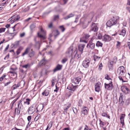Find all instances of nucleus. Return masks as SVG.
<instances>
[{
  "instance_id": "34",
  "label": "nucleus",
  "mask_w": 130,
  "mask_h": 130,
  "mask_svg": "<svg viewBox=\"0 0 130 130\" xmlns=\"http://www.w3.org/2000/svg\"><path fill=\"white\" fill-rule=\"evenodd\" d=\"M52 122H50L45 130H47L48 128L50 129L51 128L52 126Z\"/></svg>"
},
{
  "instance_id": "26",
  "label": "nucleus",
  "mask_w": 130,
  "mask_h": 130,
  "mask_svg": "<svg viewBox=\"0 0 130 130\" xmlns=\"http://www.w3.org/2000/svg\"><path fill=\"white\" fill-rule=\"evenodd\" d=\"M124 89L125 90V92L126 94H129L130 93V90L126 86L124 87Z\"/></svg>"
},
{
  "instance_id": "20",
  "label": "nucleus",
  "mask_w": 130,
  "mask_h": 130,
  "mask_svg": "<svg viewBox=\"0 0 130 130\" xmlns=\"http://www.w3.org/2000/svg\"><path fill=\"white\" fill-rule=\"evenodd\" d=\"M62 65L58 64L54 70V72H55L57 71L61 70L62 69Z\"/></svg>"
},
{
  "instance_id": "2",
  "label": "nucleus",
  "mask_w": 130,
  "mask_h": 130,
  "mask_svg": "<svg viewBox=\"0 0 130 130\" xmlns=\"http://www.w3.org/2000/svg\"><path fill=\"white\" fill-rule=\"evenodd\" d=\"M73 47L72 46H71L69 48L68 52V53L69 54V56H74L75 57H76V56L77 55V58H79L80 57V55L79 56V55H78V54H77V50L76 49L74 51V52H73Z\"/></svg>"
},
{
  "instance_id": "27",
  "label": "nucleus",
  "mask_w": 130,
  "mask_h": 130,
  "mask_svg": "<svg viewBox=\"0 0 130 130\" xmlns=\"http://www.w3.org/2000/svg\"><path fill=\"white\" fill-rule=\"evenodd\" d=\"M74 14L72 13H70L66 17H64V19L65 20H67L68 19L73 17Z\"/></svg>"
},
{
  "instance_id": "59",
  "label": "nucleus",
  "mask_w": 130,
  "mask_h": 130,
  "mask_svg": "<svg viewBox=\"0 0 130 130\" xmlns=\"http://www.w3.org/2000/svg\"><path fill=\"white\" fill-rule=\"evenodd\" d=\"M73 87V86H71V87L68 86L67 87V89L70 90H71V89H72V88Z\"/></svg>"
},
{
  "instance_id": "1",
  "label": "nucleus",
  "mask_w": 130,
  "mask_h": 130,
  "mask_svg": "<svg viewBox=\"0 0 130 130\" xmlns=\"http://www.w3.org/2000/svg\"><path fill=\"white\" fill-rule=\"evenodd\" d=\"M120 18L117 15L113 16L109 20L107 21L106 25L107 27H110L115 25L119 23Z\"/></svg>"
},
{
  "instance_id": "23",
  "label": "nucleus",
  "mask_w": 130,
  "mask_h": 130,
  "mask_svg": "<svg viewBox=\"0 0 130 130\" xmlns=\"http://www.w3.org/2000/svg\"><path fill=\"white\" fill-rule=\"evenodd\" d=\"M35 54V52L33 51L32 49L30 50L29 53L28 55L29 56L31 57L34 56Z\"/></svg>"
},
{
  "instance_id": "10",
  "label": "nucleus",
  "mask_w": 130,
  "mask_h": 130,
  "mask_svg": "<svg viewBox=\"0 0 130 130\" xmlns=\"http://www.w3.org/2000/svg\"><path fill=\"white\" fill-rule=\"evenodd\" d=\"M102 39L103 41L105 42L109 41L111 39V37L109 35L106 34L103 36Z\"/></svg>"
},
{
  "instance_id": "25",
  "label": "nucleus",
  "mask_w": 130,
  "mask_h": 130,
  "mask_svg": "<svg viewBox=\"0 0 130 130\" xmlns=\"http://www.w3.org/2000/svg\"><path fill=\"white\" fill-rule=\"evenodd\" d=\"M49 91L48 90H45L42 93V94L45 96H47L49 94Z\"/></svg>"
},
{
  "instance_id": "47",
  "label": "nucleus",
  "mask_w": 130,
  "mask_h": 130,
  "mask_svg": "<svg viewBox=\"0 0 130 130\" xmlns=\"http://www.w3.org/2000/svg\"><path fill=\"white\" fill-rule=\"evenodd\" d=\"M119 76L118 77V78L120 79V80H121L122 81H123V80L122 79V77H123L124 76V75H119Z\"/></svg>"
},
{
  "instance_id": "62",
  "label": "nucleus",
  "mask_w": 130,
  "mask_h": 130,
  "mask_svg": "<svg viewBox=\"0 0 130 130\" xmlns=\"http://www.w3.org/2000/svg\"><path fill=\"white\" fill-rule=\"evenodd\" d=\"M20 49H18L17 51V55H18L20 53Z\"/></svg>"
},
{
  "instance_id": "13",
  "label": "nucleus",
  "mask_w": 130,
  "mask_h": 130,
  "mask_svg": "<svg viewBox=\"0 0 130 130\" xmlns=\"http://www.w3.org/2000/svg\"><path fill=\"white\" fill-rule=\"evenodd\" d=\"M20 17L18 15H14L11 17V18H12L11 20H13L11 21V22L13 23L14 22L18 21L20 19Z\"/></svg>"
},
{
  "instance_id": "53",
  "label": "nucleus",
  "mask_w": 130,
  "mask_h": 130,
  "mask_svg": "<svg viewBox=\"0 0 130 130\" xmlns=\"http://www.w3.org/2000/svg\"><path fill=\"white\" fill-rule=\"evenodd\" d=\"M100 124L101 126H103L104 125V123L103 122H102L101 120L100 121Z\"/></svg>"
},
{
  "instance_id": "22",
  "label": "nucleus",
  "mask_w": 130,
  "mask_h": 130,
  "mask_svg": "<svg viewBox=\"0 0 130 130\" xmlns=\"http://www.w3.org/2000/svg\"><path fill=\"white\" fill-rule=\"evenodd\" d=\"M95 38L96 39H101L102 38L101 34L99 33H97L95 36Z\"/></svg>"
},
{
  "instance_id": "63",
  "label": "nucleus",
  "mask_w": 130,
  "mask_h": 130,
  "mask_svg": "<svg viewBox=\"0 0 130 130\" xmlns=\"http://www.w3.org/2000/svg\"><path fill=\"white\" fill-rule=\"evenodd\" d=\"M117 61V58L116 57H115L113 58V62L114 63H116Z\"/></svg>"
},
{
  "instance_id": "48",
  "label": "nucleus",
  "mask_w": 130,
  "mask_h": 130,
  "mask_svg": "<svg viewBox=\"0 0 130 130\" xmlns=\"http://www.w3.org/2000/svg\"><path fill=\"white\" fill-rule=\"evenodd\" d=\"M82 103V101L81 100H80L78 102V106H81Z\"/></svg>"
},
{
  "instance_id": "31",
  "label": "nucleus",
  "mask_w": 130,
  "mask_h": 130,
  "mask_svg": "<svg viewBox=\"0 0 130 130\" xmlns=\"http://www.w3.org/2000/svg\"><path fill=\"white\" fill-rule=\"evenodd\" d=\"M26 101H24V104H26L28 105H29L30 104V100L28 98L26 99Z\"/></svg>"
},
{
  "instance_id": "12",
  "label": "nucleus",
  "mask_w": 130,
  "mask_h": 130,
  "mask_svg": "<svg viewBox=\"0 0 130 130\" xmlns=\"http://www.w3.org/2000/svg\"><path fill=\"white\" fill-rule=\"evenodd\" d=\"M35 107L32 106L30 107L28 110V112L29 115L32 114L35 111Z\"/></svg>"
},
{
  "instance_id": "18",
  "label": "nucleus",
  "mask_w": 130,
  "mask_h": 130,
  "mask_svg": "<svg viewBox=\"0 0 130 130\" xmlns=\"http://www.w3.org/2000/svg\"><path fill=\"white\" fill-rule=\"evenodd\" d=\"M87 108L86 107H84L82 109V113L85 115H87L88 113Z\"/></svg>"
},
{
  "instance_id": "49",
  "label": "nucleus",
  "mask_w": 130,
  "mask_h": 130,
  "mask_svg": "<svg viewBox=\"0 0 130 130\" xmlns=\"http://www.w3.org/2000/svg\"><path fill=\"white\" fill-rule=\"evenodd\" d=\"M77 86H74L72 88V89H71V90L73 91H74L75 90V89Z\"/></svg>"
},
{
  "instance_id": "40",
  "label": "nucleus",
  "mask_w": 130,
  "mask_h": 130,
  "mask_svg": "<svg viewBox=\"0 0 130 130\" xmlns=\"http://www.w3.org/2000/svg\"><path fill=\"white\" fill-rule=\"evenodd\" d=\"M40 114L38 115L35 118L34 120L35 121H37L40 118Z\"/></svg>"
},
{
  "instance_id": "32",
  "label": "nucleus",
  "mask_w": 130,
  "mask_h": 130,
  "mask_svg": "<svg viewBox=\"0 0 130 130\" xmlns=\"http://www.w3.org/2000/svg\"><path fill=\"white\" fill-rule=\"evenodd\" d=\"M46 62V61L45 59L44 58L39 63V64H40V65H44L45 64Z\"/></svg>"
},
{
  "instance_id": "15",
  "label": "nucleus",
  "mask_w": 130,
  "mask_h": 130,
  "mask_svg": "<svg viewBox=\"0 0 130 130\" xmlns=\"http://www.w3.org/2000/svg\"><path fill=\"white\" fill-rule=\"evenodd\" d=\"M56 34V35L55 34L54 35L55 38H56V36L58 35L59 34V33L58 30H56L54 31L53 32L52 34H50L49 35V39H50V41H52L51 38V37L53 36V35L52 34Z\"/></svg>"
},
{
  "instance_id": "57",
  "label": "nucleus",
  "mask_w": 130,
  "mask_h": 130,
  "mask_svg": "<svg viewBox=\"0 0 130 130\" xmlns=\"http://www.w3.org/2000/svg\"><path fill=\"white\" fill-rule=\"evenodd\" d=\"M9 73H10L11 74H17L16 73L15 71H9Z\"/></svg>"
},
{
  "instance_id": "16",
  "label": "nucleus",
  "mask_w": 130,
  "mask_h": 130,
  "mask_svg": "<svg viewBox=\"0 0 130 130\" xmlns=\"http://www.w3.org/2000/svg\"><path fill=\"white\" fill-rule=\"evenodd\" d=\"M101 83L98 82L95 85V90L96 91L98 92L100 90Z\"/></svg>"
},
{
  "instance_id": "60",
  "label": "nucleus",
  "mask_w": 130,
  "mask_h": 130,
  "mask_svg": "<svg viewBox=\"0 0 130 130\" xmlns=\"http://www.w3.org/2000/svg\"><path fill=\"white\" fill-rule=\"evenodd\" d=\"M105 79H106L107 80H108L109 79H111V78H109V76L108 75H106L105 77Z\"/></svg>"
},
{
  "instance_id": "50",
  "label": "nucleus",
  "mask_w": 130,
  "mask_h": 130,
  "mask_svg": "<svg viewBox=\"0 0 130 130\" xmlns=\"http://www.w3.org/2000/svg\"><path fill=\"white\" fill-rule=\"evenodd\" d=\"M6 76L5 75H4L0 78V81H2L3 79L4 78H5Z\"/></svg>"
},
{
  "instance_id": "14",
  "label": "nucleus",
  "mask_w": 130,
  "mask_h": 130,
  "mask_svg": "<svg viewBox=\"0 0 130 130\" xmlns=\"http://www.w3.org/2000/svg\"><path fill=\"white\" fill-rule=\"evenodd\" d=\"M105 89L108 90H111L112 88V82L108 84L105 83Z\"/></svg>"
},
{
  "instance_id": "46",
  "label": "nucleus",
  "mask_w": 130,
  "mask_h": 130,
  "mask_svg": "<svg viewBox=\"0 0 130 130\" xmlns=\"http://www.w3.org/2000/svg\"><path fill=\"white\" fill-rule=\"evenodd\" d=\"M113 101L114 103H117L118 101V100L117 97H115L114 98Z\"/></svg>"
},
{
  "instance_id": "36",
  "label": "nucleus",
  "mask_w": 130,
  "mask_h": 130,
  "mask_svg": "<svg viewBox=\"0 0 130 130\" xmlns=\"http://www.w3.org/2000/svg\"><path fill=\"white\" fill-rule=\"evenodd\" d=\"M38 36L41 39L44 40L45 38V37L44 35H41L39 33H38Z\"/></svg>"
},
{
  "instance_id": "35",
  "label": "nucleus",
  "mask_w": 130,
  "mask_h": 130,
  "mask_svg": "<svg viewBox=\"0 0 130 130\" xmlns=\"http://www.w3.org/2000/svg\"><path fill=\"white\" fill-rule=\"evenodd\" d=\"M71 104H69L67 107H65L64 108L65 112H67L68 109L70 107Z\"/></svg>"
},
{
  "instance_id": "8",
  "label": "nucleus",
  "mask_w": 130,
  "mask_h": 130,
  "mask_svg": "<svg viewBox=\"0 0 130 130\" xmlns=\"http://www.w3.org/2000/svg\"><path fill=\"white\" fill-rule=\"evenodd\" d=\"M81 80V78L79 77H77L74 78L72 80V83L74 85H77L79 84Z\"/></svg>"
},
{
  "instance_id": "51",
  "label": "nucleus",
  "mask_w": 130,
  "mask_h": 130,
  "mask_svg": "<svg viewBox=\"0 0 130 130\" xmlns=\"http://www.w3.org/2000/svg\"><path fill=\"white\" fill-rule=\"evenodd\" d=\"M52 26H53V23L52 22L50 23L48 25V27L50 28H52Z\"/></svg>"
},
{
  "instance_id": "64",
  "label": "nucleus",
  "mask_w": 130,
  "mask_h": 130,
  "mask_svg": "<svg viewBox=\"0 0 130 130\" xmlns=\"http://www.w3.org/2000/svg\"><path fill=\"white\" fill-rule=\"evenodd\" d=\"M107 114L106 113L104 112L102 113V115L103 117H106Z\"/></svg>"
},
{
  "instance_id": "6",
  "label": "nucleus",
  "mask_w": 130,
  "mask_h": 130,
  "mask_svg": "<svg viewBox=\"0 0 130 130\" xmlns=\"http://www.w3.org/2000/svg\"><path fill=\"white\" fill-rule=\"evenodd\" d=\"M125 100V98L124 94L121 93L119 98V102L120 105H123Z\"/></svg>"
},
{
  "instance_id": "19",
  "label": "nucleus",
  "mask_w": 130,
  "mask_h": 130,
  "mask_svg": "<svg viewBox=\"0 0 130 130\" xmlns=\"http://www.w3.org/2000/svg\"><path fill=\"white\" fill-rule=\"evenodd\" d=\"M95 44L92 42H90L87 44V47L88 48L89 47L91 49H93L95 47Z\"/></svg>"
},
{
  "instance_id": "11",
  "label": "nucleus",
  "mask_w": 130,
  "mask_h": 130,
  "mask_svg": "<svg viewBox=\"0 0 130 130\" xmlns=\"http://www.w3.org/2000/svg\"><path fill=\"white\" fill-rule=\"evenodd\" d=\"M85 46V44H80L78 45V49L80 53L82 54L83 53L84 48Z\"/></svg>"
},
{
  "instance_id": "41",
  "label": "nucleus",
  "mask_w": 130,
  "mask_h": 130,
  "mask_svg": "<svg viewBox=\"0 0 130 130\" xmlns=\"http://www.w3.org/2000/svg\"><path fill=\"white\" fill-rule=\"evenodd\" d=\"M40 107H41L40 110H41L43 108V106H42L41 105H40L38 106V107L36 108V109H37V111H36V112H38V108Z\"/></svg>"
},
{
  "instance_id": "17",
  "label": "nucleus",
  "mask_w": 130,
  "mask_h": 130,
  "mask_svg": "<svg viewBox=\"0 0 130 130\" xmlns=\"http://www.w3.org/2000/svg\"><path fill=\"white\" fill-rule=\"evenodd\" d=\"M94 13L93 12H91L89 13L88 15L87 18L89 19V20L88 21L89 23L90 22L93 17L94 16Z\"/></svg>"
},
{
  "instance_id": "39",
  "label": "nucleus",
  "mask_w": 130,
  "mask_h": 130,
  "mask_svg": "<svg viewBox=\"0 0 130 130\" xmlns=\"http://www.w3.org/2000/svg\"><path fill=\"white\" fill-rule=\"evenodd\" d=\"M36 25L35 24H31L30 26V29L32 30L36 27Z\"/></svg>"
},
{
  "instance_id": "21",
  "label": "nucleus",
  "mask_w": 130,
  "mask_h": 130,
  "mask_svg": "<svg viewBox=\"0 0 130 130\" xmlns=\"http://www.w3.org/2000/svg\"><path fill=\"white\" fill-rule=\"evenodd\" d=\"M30 50V48L29 47H28L27 48L24 52L22 54V56H24L25 55L27 54H29V51Z\"/></svg>"
},
{
  "instance_id": "54",
  "label": "nucleus",
  "mask_w": 130,
  "mask_h": 130,
  "mask_svg": "<svg viewBox=\"0 0 130 130\" xmlns=\"http://www.w3.org/2000/svg\"><path fill=\"white\" fill-rule=\"evenodd\" d=\"M41 34H43L44 35L45 34V32L42 28L41 29Z\"/></svg>"
},
{
  "instance_id": "3",
  "label": "nucleus",
  "mask_w": 130,
  "mask_h": 130,
  "mask_svg": "<svg viewBox=\"0 0 130 130\" xmlns=\"http://www.w3.org/2000/svg\"><path fill=\"white\" fill-rule=\"evenodd\" d=\"M22 100H21L19 101L18 103V108L17 112V114L19 115L20 112V111L24 109V103H22Z\"/></svg>"
},
{
  "instance_id": "44",
  "label": "nucleus",
  "mask_w": 130,
  "mask_h": 130,
  "mask_svg": "<svg viewBox=\"0 0 130 130\" xmlns=\"http://www.w3.org/2000/svg\"><path fill=\"white\" fill-rule=\"evenodd\" d=\"M129 100L128 99H127L125 101V104L126 105H129Z\"/></svg>"
},
{
  "instance_id": "4",
  "label": "nucleus",
  "mask_w": 130,
  "mask_h": 130,
  "mask_svg": "<svg viewBox=\"0 0 130 130\" xmlns=\"http://www.w3.org/2000/svg\"><path fill=\"white\" fill-rule=\"evenodd\" d=\"M91 59L89 58H86L83 61L82 63L83 66L85 68H88Z\"/></svg>"
},
{
  "instance_id": "29",
  "label": "nucleus",
  "mask_w": 130,
  "mask_h": 130,
  "mask_svg": "<svg viewBox=\"0 0 130 130\" xmlns=\"http://www.w3.org/2000/svg\"><path fill=\"white\" fill-rule=\"evenodd\" d=\"M114 63L113 61H109L108 64L109 68H111L112 67L113 63Z\"/></svg>"
},
{
  "instance_id": "24",
  "label": "nucleus",
  "mask_w": 130,
  "mask_h": 130,
  "mask_svg": "<svg viewBox=\"0 0 130 130\" xmlns=\"http://www.w3.org/2000/svg\"><path fill=\"white\" fill-rule=\"evenodd\" d=\"M126 31L124 29H122L119 33V35L124 37L126 34Z\"/></svg>"
},
{
  "instance_id": "45",
  "label": "nucleus",
  "mask_w": 130,
  "mask_h": 130,
  "mask_svg": "<svg viewBox=\"0 0 130 130\" xmlns=\"http://www.w3.org/2000/svg\"><path fill=\"white\" fill-rule=\"evenodd\" d=\"M67 60L66 58H64L62 60L61 62L62 63H64L67 61Z\"/></svg>"
},
{
  "instance_id": "58",
  "label": "nucleus",
  "mask_w": 130,
  "mask_h": 130,
  "mask_svg": "<svg viewBox=\"0 0 130 130\" xmlns=\"http://www.w3.org/2000/svg\"><path fill=\"white\" fill-rule=\"evenodd\" d=\"M27 119L28 121H29L31 119V116H28L27 117Z\"/></svg>"
},
{
  "instance_id": "52",
  "label": "nucleus",
  "mask_w": 130,
  "mask_h": 130,
  "mask_svg": "<svg viewBox=\"0 0 130 130\" xmlns=\"http://www.w3.org/2000/svg\"><path fill=\"white\" fill-rule=\"evenodd\" d=\"M55 87L56 88L55 90H54V91L57 92L59 90V88L57 87L56 85Z\"/></svg>"
},
{
  "instance_id": "28",
  "label": "nucleus",
  "mask_w": 130,
  "mask_h": 130,
  "mask_svg": "<svg viewBox=\"0 0 130 130\" xmlns=\"http://www.w3.org/2000/svg\"><path fill=\"white\" fill-rule=\"evenodd\" d=\"M46 74V71L45 69L42 70L40 73V75L41 76L45 75Z\"/></svg>"
},
{
  "instance_id": "61",
  "label": "nucleus",
  "mask_w": 130,
  "mask_h": 130,
  "mask_svg": "<svg viewBox=\"0 0 130 130\" xmlns=\"http://www.w3.org/2000/svg\"><path fill=\"white\" fill-rule=\"evenodd\" d=\"M25 35V33H21L20 34V37H24Z\"/></svg>"
},
{
  "instance_id": "55",
  "label": "nucleus",
  "mask_w": 130,
  "mask_h": 130,
  "mask_svg": "<svg viewBox=\"0 0 130 130\" xmlns=\"http://www.w3.org/2000/svg\"><path fill=\"white\" fill-rule=\"evenodd\" d=\"M103 66L102 64V63H101L99 65V69L100 70H101L102 69L101 67Z\"/></svg>"
},
{
  "instance_id": "43",
  "label": "nucleus",
  "mask_w": 130,
  "mask_h": 130,
  "mask_svg": "<svg viewBox=\"0 0 130 130\" xmlns=\"http://www.w3.org/2000/svg\"><path fill=\"white\" fill-rule=\"evenodd\" d=\"M5 29L6 28H0V33L4 32Z\"/></svg>"
},
{
  "instance_id": "9",
  "label": "nucleus",
  "mask_w": 130,
  "mask_h": 130,
  "mask_svg": "<svg viewBox=\"0 0 130 130\" xmlns=\"http://www.w3.org/2000/svg\"><path fill=\"white\" fill-rule=\"evenodd\" d=\"M90 35L87 34H85L84 35V37L86 40H85L83 38H81L80 39V41L81 42H84L87 43V42L88 41L86 40L89 37Z\"/></svg>"
},
{
  "instance_id": "7",
  "label": "nucleus",
  "mask_w": 130,
  "mask_h": 130,
  "mask_svg": "<svg viewBox=\"0 0 130 130\" xmlns=\"http://www.w3.org/2000/svg\"><path fill=\"white\" fill-rule=\"evenodd\" d=\"M98 29V27L97 26V24L95 23H93L91 25V27L90 32L93 31L94 32L97 31Z\"/></svg>"
},
{
  "instance_id": "42",
  "label": "nucleus",
  "mask_w": 130,
  "mask_h": 130,
  "mask_svg": "<svg viewBox=\"0 0 130 130\" xmlns=\"http://www.w3.org/2000/svg\"><path fill=\"white\" fill-rule=\"evenodd\" d=\"M60 28L62 32L64 31L65 30V28L62 26H60Z\"/></svg>"
},
{
  "instance_id": "33",
  "label": "nucleus",
  "mask_w": 130,
  "mask_h": 130,
  "mask_svg": "<svg viewBox=\"0 0 130 130\" xmlns=\"http://www.w3.org/2000/svg\"><path fill=\"white\" fill-rule=\"evenodd\" d=\"M103 44L99 41H98L97 42L96 45L97 47H102Z\"/></svg>"
},
{
  "instance_id": "38",
  "label": "nucleus",
  "mask_w": 130,
  "mask_h": 130,
  "mask_svg": "<svg viewBox=\"0 0 130 130\" xmlns=\"http://www.w3.org/2000/svg\"><path fill=\"white\" fill-rule=\"evenodd\" d=\"M124 117L122 116H121V117L120 118V120H121V123L123 124H124Z\"/></svg>"
},
{
  "instance_id": "5",
  "label": "nucleus",
  "mask_w": 130,
  "mask_h": 130,
  "mask_svg": "<svg viewBox=\"0 0 130 130\" xmlns=\"http://www.w3.org/2000/svg\"><path fill=\"white\" fill-rule=\"evenodd\" d=\"M117 73L120 75H124L125 74L124 67L123 66L119 67L117 70Z\"/></svg>"
},
{
  "instance_id": "56",
  "label": "nucleus",
  "mask_w": 130,
  "mask_h": 130,
  "mask_svg": "<svg viewBox=\"0 0 130 130\" xmlns=\"http://www.w3.org/2000/svg\"><path fill=\"white\" fill-rule=\"evenodd\" d=\"M59 17V16L58 15H56L55 16L54 19L55 20H56Z\"/></svg>"
},
{
  "instance_id": "37",
  "label": "nucleus",
  "mask_w": 130,
  "mask_h": 130,
  "mask_svg": "<svg viewBox=\"0 0 130 130\" xmlns=\"http://www.w3.org/2000/svg\"><path fill=\"white\" fill-rule=\"evenodd\" d=\"M100 58V57L96 55H94V59L95 61L98 60Z\"/></svg>"
},
{
  "instance_id": "30",
  "label": "nucleus",
  "mask_w": 130,
  "mask_h": 130,
  "mask_svg": "<svg viewBox=\"0 0 130 130\" xmlns=\"http://www.w3.org/2000/svg\"><path fill=\"white\" fill-rule=\"evenodd\" d=\"M20 85V83H18L17 85L15 84L12 87L13 89H15L19 87Z\"/></svg>"
}]
</instances>
